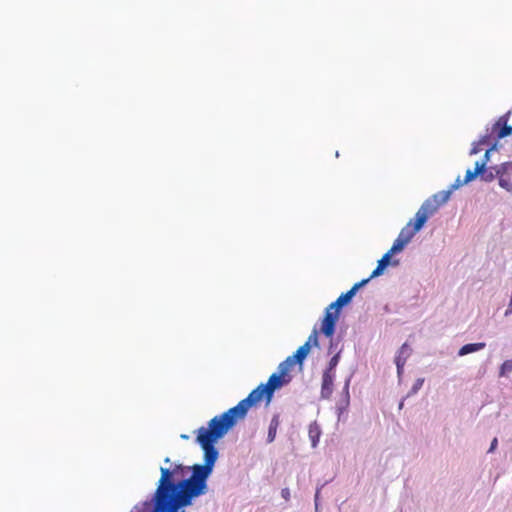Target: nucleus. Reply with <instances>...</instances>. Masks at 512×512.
Listing matches in <instances>:
<instances>
[{
    "label": "nucleus",
    "instance_id": "obj_4",
    "mask_svg": "<svg viewBox=\"0 0 512 512\" xmlns=\"http://www.w3.org/2000/svg\"><path fill=\"white\" fill-rule=\"evenodd\" d=\"M190 467L175 464L172 468H160V479L154 494L153 512H177L176 497L180 490V481L184 479Z\"/></svg>",
    "mask_w": 512,
    "mask_h": 512
},
{
    "label": "nucleus",
    "instance_id": "obj_11",
    "mask_svg": "<svg viewBox=\"0 0 512 512\" xmlns=\"http://www.w3.org/2000/svg\"><path fill=\"white\" fill-rule=\"evenodd\" d=\"M279 425H280L279 415L275 414L272 417L270 424H269L268 435H267L268 443H271L275 440V437L277 434V429H278Z\"/></svg>",
    "mask_w": 512,
    "mask_h": 512
},
{
    "label": "nucleus",
    "instance_id": "obj_25",
    "mask_svg": "<svg viewBox=\"0 0 512 512\" xmlns=\"http://www.w3.org/2000/svg\"><path fill=\"white\" fill-rule=\"evenodd\" d=\"M164 462H165V463H171V460H170V458H169V457H166V458L164 459Z\"/></svg>",
    "mask_w": 512,
    "mask_h": 512
},
{
    "label": "nucleus",
    "instance_id": "obj_15",
    "mask_svg": "<svg viewBox=\"0 0 512 512\" xmlns=\"http://www.w3.org/2000/svg\"><path fill=\"white\" fill-rule=\"evenodd\" d=\"M310 350H311V348H309L308 344H303L302 346H300L296 350L294 355L291 356L292 358H294L295 364L302 365L304 359L307 357V355L309 354Z\"/></svg>",
    "mask_w": 512,
    "mask_h": 512
},
{
    "label": "nucleus",
    "instance_id": "obj_21",
    "mask_svg": "<svg viewBox=\"0 0 512 512\" xmlns=\"http://www.w3.org/2000/svg\"><path fill=\"white\" fill-rule=\"evenodd\" d=\"M281 495L286 501L290 500V490L288 488H283L281 490Z\"/></svg>",
    "mask_w": 512,
    "mask_h": 512
},
{
    "label": "nucleus",
    "instance_id": "obj_1",
    "mask_svg": "<svg viewBox=\"0 0 512 512\" xmlns=\"http://www.w3.org/2000/svg\"><path fill=\"white\" fill-rule=\"evenodd\" d=\"M239 420L242 419L229 409L223 414L212 418L208 422L207 428L200 427L198 429L197 442L204 451L205 463L190 467L192 475L180 481V490L176 497V507L183 508L189 506L194 498L206 493L207 478L211 474L218 458V451L214 444Z\"/></svg>",
    "mask_w": 512,
    "mask_h": 512
},
{
    "label": "nucleus",
    "instance_id": "obj_20",
    "mask_svg": "<svg viewBox=\"0 0 512 512\" xmlns=\"http://www.w3.org/2000/svg\"><path fill=\"white\" fill-rule=\"evenodd\" d=\"M483 144H486V140L485 139H482L479 141V143H477L476 145H474L470 151L471 154H477L479 153L482 148H481V145Z\"/></svg>",
    "mask_w": 512,
    "mask_h": 512
},
{
    "label": "nucleus",
    "instance_id": "obj_14",
    "mask_svg": "<svg viewBox=\"0 0 512 512\" xmlns=\"http://www.w3.org/2000/svg\"><path fill=\"white\" fill-rule=\"evenodd\" d=\"M308 435L311 440L312 447H316L321 436V429L316 422L309 425Z\"/></svg>",
    "mask_w": 512,
    "mask_h": 512
},
{
    "label": "nucleus",
    "instance_id": "obj_2",
    "mask_svg": "<svg viewBox=\"0 0 512 512\" xmlns=\"http://www.w3.org/2000/svg\"><path fill=\"white\" fill-rule=\"evenodd\" d=\"M458 186L459 184H454L451 189L440 191L423 202L419 210L416 212L415 218L411 219L401 229L390 250L386 252L378 261L377 267L369 277L370 279L383 273V270L390 264L392 255L399 253L404 249V247L411 241L414 235L424 226L427 220L449 200L453 189L457 188Z\"/></svg>",
    "mask_w": 512,
    "mask_h": 512
},
{
    "label": "nucleus",
    "instance_id": "obj_19",
    "mask_svg": "<svg viewBox=\"0 0 512 512\" xmlns=\"http://www.w3.org/2000/svg\"><path fill=\"white\" fill-rule=\"evenodd\" d=\"M512 371V359L506 360L500 367V376H506Z\"/></svg>",
    "mask_w": 512,
    "mask_h": 512
},
{
    "label": "nucleus",
    "instance_id": "obj_22",
    "mask_svg": "<svg viewBox=\"0 0 512 512\" xmlns=\"http://www.w3.org/2000/svg\"><path fill=\"white\" fill-rule=\"evenodd\" d=\"M497 444H498L497 438H494L491 442L489 452H493L495 450V448L497 447Z\"/></svg>",
    "mask_w": 512,
    "mask_h": 512
},
{
    "label": "nucleus",
    "instance_id": "obj_10",
    "mask_svg": "<svg viewBox=\"0 0 512 512\" xmlns=\"http://www.w3.org/2000/svg\"><path fill=\"white\" fill-rule=\"evenodd\" d=\"M410 354H411L410 347L408 346L407 343H404L401 346V348L399 349L398 354L395 358V364L397 366L398 374L402 373L403 367L406 363L407 358L410 356Z\"/></svg>",
    "mask_w": 512,
    "mask_h": 512
},
{
    "label": "nucleus",
    "instance_id": "obj_7",
    "mask_svg": "<svg viewBox=\"0 0 512 512\" xmlns=\"http://www.w3.org/2000/svg\"><path fill=\"white\" fill-rule=\"evenodd\" d=\"M369 281H370V278H367V279H364V280H362V281H360L358 283H355L349 291H347L346 293L341 294L336 299V301H334L333 303H331L329 305L331 307V309H334L335 311H339L340 312V308L343 307L344 305L348 304L351 301V299L353 298V296L356 294V292L362 286L367 284Z\"/></svg>",
    "mask_w": 512,
    "mask_h": 512
},
{
    "label": "nucleus",
    "instance_id": "obj_16",
    "mask_svg": "<svg viewBox=\"0 0 512 512\" xmlns=\"http://www.w3.org/2000/svg\"><path fill=\"white\" fill-rule=\"evenodd\" d=\"M304 344H308L309 348L312 346L318 347V331L316 329H313L312 333L309 335L307 341Z\"/></svg>",
    "mask_w": 512,
    "mask_h": 512
},
{
    "label": "nucleus",
    "instance_id": "obj_17",
    "mask_svg": "<svg viewBox=\"0 0 512 512\" xmlns=\"http://www.w3.org/2000/svg\"><path fill=\"white\" fill-rule=\"evenodd\" d=\"M340 360V352L336 353L329 361L328 367L325 369L327 372L335 373V368Z\"/></svg>",
    "mask_w": 512,
    "mask_h": 512
},
{
    "label": "nucleus",
    "instance_id": "obj_8",
    "mask_svg": "<svg viewBox=\"0 0 512 512\" xmlns=\"http://www.w3.org/2000/svg\"><path fill=\"white\" fill-rule=\"evenodd\" d=\"M511 112L501 116L492 126V133L495 134L496 139H502L512 134V126L508 125V118Z\"/></svg>",
    "mask_w": 512,
    "mask_h": 512
},
{
    "label": "nucleus",
    "instance_id": "obj_12",
    "mask_svg": "<svg viewBox=\"0 0 512 512\" xmlns=\"http://www.w3.org/2000/svg\"><path fill=\"white\" fill-rule=\"evenodd\" d=\"M485 167V161H478L475 163L474 170H467L465 174V179L463 183H468L474 180L481 172H483V168Z\"/></svg>",
    "mask_w": 512,
    "mask_h": 512
},
{
    "label": "nucleus",
    "instance_id": "obj_5",
    "mask_svg": "<svg viewBox=\"0 0 512 512\" xmlns=\"http://www.w3.org/2000/svg\"><path fill=\"white\" fill-rule=\"evenodd\" d=\"M339 311H335L328 306L325 310V315L321 323L320 331L328 338H331L335 332V326L339 319Z\"/></svg>",
    "mask_w": 512,
    "mask_h": 512
},
{
    "label": "nucleus",
    "instance_id": "obj_23",
    "mask_svg": "<svg viewBox=\"0 0 512 512\" xmlns=\"http://www.w3.org/2000/svg\"><path fill=\"white\" fill-rule=\"evenodd\" d=\"M493 148L494 147H491L490 149L486 150V152H485L484 159L482 160V161H485V165L487 164V162L489 160V154L493 150Z\"/></svg>",
    "mask_w": 512,
    "mask_h": 512
},
{
    "label": "nucleus",
    "instance_id": "obj_6",
    "mask_svg": "<svg viewBox=\"0 0 512 512\" xmlns=\"http://www.w3.org/2000/svg\"><path fill=\"white\" fill-rule=\"evenodd\" d=\"M496 171V176L499 179V185L512 192V162L502 163L498 167L493 168Z\"/></svg>",
    "mask_w": 512,
    "mask_h": 512
},
{
    "label": "nucleus",
    "instance_id": "obj_13",
    "mask_svg": "<svg viewBox=\"0 0 512 512\" xmlns=\"http://www.w3.org/2000/svg\"><path fill=\"white\" fill-rule=\"evenodd\" d=\"M485 346H486V344L484 342L465 344L458 351V355L464 356L469 353H473V352L482 350L483 348H485Z\"/></svg>",
    "mask_w": 512,
    "mask_h": 512
},
{
    "label": "nucleus",
    "instance_id": "obj_9",
    "mask_svg": "<svg viewBox=\"0 0 512 512\" xmlns=\"http://www.w3.org/2000/svg\"><path fill=\"white\" fill-rule=\"evenodd\" d=\"M335 378V373L323 372L322 376V385H321V395L323 398H329L333 392V382Z\"/></svg>",
    "mask_w": 512,
    "mask_h": 512
},
{
    "label": "nucleus",
    "instance_id": "obj_3",
    "mask_svg": "<svg viewBox=\"0 0 512 512\" xmlns=\"http://www.w3.org/2000/svg\"><path fill=\"white\" fill-rule=\"evenodd\" d=\"M294 365V358L290 356L287 357L286 360L279 364L278 373H273L266 384L262 383L258 385L245 399L241 400L236 406L230 408V410L239 418L244 419L248 410L251 407L256 406L263 399L270 402L274 391L290 381L289 373L293 369Z\"/></svg>",
    "mask_w": 512,
    "mask_h": 512
},
{
    "label": "nucleus",
    "instance_id": "obj_18",
    "mask_svg": "<svg viewBox=\"0 0 512 512\" xmlns=\"http://www.w3.org/2000/svg\"><path fill=\"white\" fill-rule=\"evenodd\" d=\"M479 175L485 181H492L495 177H497L496 171L493 168L487 170L485 167L483 168V172H481Z\"/></svg>",
    "mask_w": 512,
    "mask_h": 512
},
{
    "label": "nucleus",
    "instance_id": "obj_24",
    "mask_svg": "<svg viewBox=\"0 0 512 512\" xmlns=\"http://www.w3.org/2000/svg\"><path fill=\"white\" fill-rule=\"evenodd\" d=\"M423 384V379H419L415 385V389H417L418 387H420L421 385Z\"/></svg>",
    "mask_w": 512,
    "mask_h": 512
}]
</instances>
